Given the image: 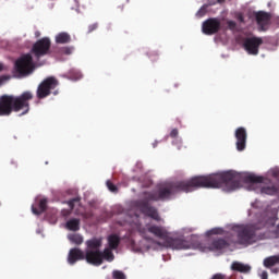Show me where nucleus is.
<instances>
[{
    "label": "nucleus",
    "instance_id": "nucleus-1",
    "mask_svg": "<svg viewBox=\"0 0 279 279\" xmlns=\"http://www.w3.org/2000/svg\"><path fill=\"white\" fill-rule=\"evenodd\" d=\"M248 184V191H256L258 184L265 182V178L256 174L244 175L229 170L225 172L213 173L209 175H197L187 180L177 181L174 183L158 185L154 192H144V198L135 203L136 208L142 215L150 217L155 221H160V215L156 207L149 205V202H167L175 193H191L195 189H222L227 193L241 189V183Z\"/></svg>",
    "mask_w": 279,
    "mask_h": 279
},
{
    "label": "nucleus",
    "instance_id": "nucleus-2",
    "mask_svg": "<svg viewBox=\"0 0 279 279\" xmlns=\"http://www.w3.org/2000/svg\"><path fill=\"white\" fill-rule=\"evenodd\" d=\"M34 99V93L26 90L19 96L4 94L0 96V117H10L12 112L28 114L29 102Z\"/></svg>",
    "mask_w": 279,
    "mask_h": 279
},
{
    "label": "nucleus",
    "instance_id": "nucleus-3",
    "mask_svg": "<svg viewBox=\"0 0 279 279\" xmlns=\"http://www.w3.org/2000/svg\"><path fill=\"white\" fill-rule=\"evenodd\" d=\"M147 230L157 239L165 241L166 247H170L171 250H193L197 247V243H195V235H191L187 240L184 238H171L169 236V231H167L165 227L156 225L149 226Z\"/></svg>",
    "mask_w": 279,
    "mask_h": 279
},
{
    "label": "nucleus",
    "instance_id": "nucleus-4",
    "mask_svg": "<svg viewBox=\"0 0 279 279\" xmlns=\"http://www.w3.org/2000/svg\"><path fill=\"white\" fill-rule=\"evenodd\" d=\"M86 263L99 267L101 265V245L104 240L101 238H92L85 242Z\"/></svg>",
    "mask_w": 279,
    "mask_h": 279
},
{
    "label": "nucleus",
    "instance_id": "nucleus-5",
    "mask_svg": "<svg viewBox=\"0 0 279 279\" xmlns=\"http://www.w3.org/2000/svg\"><path fill=\"white\" fill-rule=\"evenodd\" d=\"M58 86H60V81L56 76H48L37 87V99H47L51 93L52 95H58V89H56Z\"/></svg>",
    "mask_w": 279,
    "mask_h": 279
},
{
    "label": "nucleus",
    "instance_id": "nucleus-6",
    "mask_svg": "<svg viewBox=\"0 0 279 279\" xmlns=\"http://www.w3.org/2000/svg\"><path fill=\"white\" fill-rule=\"evenodd\" d=\"M34 71V58L27 53L15 61V73L19 77H25Z\"/></svg>",
    "mask_w": 279,
    "mask_h": 279
},
{
    "label": "nucleus",
    "instance_id": "nucleus-7",
    "mask_svg": "<svg viewBox=\"0 0 279 279\" xmlns=\"http://www.w3.org/2000/svg\"><path fill=\"white\" fill-rule=\"evenodd\" d=\"M256 239V228L252 225L239 227L238 229V243L240 245H252Z\"/></svg>",
    "mask_w": 279,
    "mask_h": 279
},
{
    "label": "nucleus",
    "instance_id": "nucleus-8",
    "mask_svg": "<svg viewBox=\"0 0 279 279\" xmlns=\"http://www.w3.org/2000/svg\"><path fill=\"white\" fill-rule=\"evenodd\" d=\"M49 49H51V39L44 37L33 45L31 51L37 60H40V58L49 53Z\"/></svg>",
    "mask_w": 279,
    "mask_h": 279
},
{
    "label": "nucleus",
    "instance_id": "nucleus-9",
    "mask_svg": "<svg viewBox=\"0 0 279 279\" xmlns=\"http://www.w3.org/2000/svg\"><path fill=\"white\" fill-rule=\"evenodd\" d=\"M221 31V20L217 17H209L202 24V32L206 36H214Z\"/></svg>",
    "mask_w": 279,
    "mask_h": 279
},
{
    "label": "nucleus",
    "instance_id": "nucleus-10",
    "mask_svg": "<svg viewBox=\"0 0 279 279\" xmlns=\"http://www.w3.org/2000/svg\"><path fill=\"white\" fill-rule=\"evenodd\" d=\"M263 45L260 37H246L243 39V48L250 56H258V51Z\"/></svg>",
    "mask_w": 279,
    "mask_h": 279
},
{
    "label": "nucleus",
    "instance_id": "nucleus-11",
    "mask_svg": "<svg viewBox=\"0 0 279 279\" xmlns=\"http://www.w3.org/2000/svg\"><path fill=\"white\" fill-rule=\"evenodd\" d=\"M235 147L238 151H245V147H247V130L245 128L240 126L235 130Z\"/></svg>",
    "mask_w": 279,
    "mask_h": 279
},
{
    "label": "nucleus",
    "instance_id": "nucleus-12",
    "mask_svg": "<svg viewBox=\"0 0 279 279\" xmlns=\"http://www.w3.org/2000/svg\"><path fill=\"white\" fill-rule=\"evenodd\" d=\"M77 260H86V253L77 247L71 248L68 255L69 265H75Z\"/></svg>",
    "mask_w": 279,
    "mask_h": 279
},
{
    "label": "nucleus",
    "instance_id": "nucleus-13",
    "mask_svg": "<svg viewBox=\"0 0 279 279\" xmlns=\"http://www.w3.org/2000/svg\"><path fill=\"white\" fill-rule=\"evenodd\" d=\"M230 247V243L223 239L214 240L209 246V252H220V250H228Z\"/></svg>",
    "mask_w": 279,
    "mask_h": 279
},
{
    "label": "nucleus",
    "instance_id": "nucleus-14",
    "mask_svg": "<svg viewBox=\"0 0 279 279\" xmlns=\"http://www.w3.org/2000/svg\"><path fill=\"white\" fill-rule=\"evenodd\" d=\"M256 23L262 29H265L266 25H269L270 16L268 13L259 11L255 14Z\"/></svg>",
    "mask_w": 279,
    "mask_h": 279
},
{
    "label": "nucleus",
    "instance_id": "nucleus-15",
    "mask_svg": "<svg viewBox=\"0 0 279 279\" xmlns=\"http://www.w3.org/2000/svg\"><path fill=\"white\" fill-rule=\"evenodd\" d=\"M82 202L81 197H74L66 202L68 206H70V209H62L61 216L64 217V219L71 217V214L73 213V209L75 208V204H78Z\"/></svg>",
    "mask_w": 279,
    "mask_h": 279
},
{
    "label": "nucleus",
    "instance_id": "nucleus-16",
    "mask_svg": "<svg viewBox=\"0 0 279 279\" xmlns=\"http://www.w3.org/2000/svg\"><path fill=\"white\" fill-rule=\"evenodd\" d=\"M231 270L238 271V274H250V271H252V267L241 262H233L231 264Z\"/></svg>",
    "mask_w": 279,
    "mask_h": 279
},
{
    "label": "nucleus",
    "instance_id": "nucleus-17",
    "mask_svg": "<svg viewBox=\"0 0 279 279\" xmlns=\"http://www.w3.org/2000/svg\"><path fill=\"white\" fill-rule=\"evenodd\" d=\"M81 226V221L78 218H72L66 221L65 228L70 230V232H78Z\"/></svg>",
    "mask_w": 279,
    "mask_h": 279
},
{
    "label": "nucleus",
    "instance_id": "nucleus-18",
    "mask_svg": "<svg viewBox=\"0 0 279 279\" xmlns=\"http://www.w3.org/2000/svg\"><path fill=\"white\" fill-rule=\"evenodd\" d=\"M104 260H108V263L114 260V254L110 248H105L104 252L100 251V265H104Z\"/></svg>",
    "mask_w": 279,
    "mask_h": 279
},
{
    "label": "nucleus",
    "instance_id": "nucleus-19",
    "mask_svg": "<svg viewBox=\"0 0 279 279\" xmlns=\"http://www.w3.org/2000/svg\"><path fill=\"white\" fill-rule=\"evenodd\" d=\"M56 43L57 45H66L69 43H71V35L69 33H59L56 36Z\"/></svg>",
    "mask_w": 279,
    "mask_h": 279
},
{
    "label": "nucleus",
    "instance_id": "nucleus-20",
    "mask_svg": "<svg viewBox=\"0 0 279 279\" xmlns=\"http://www.w3.org/2000/svg\"><path fill=\"white\" fill-rule=\"evenodd\" d=\"M47 202H48L47 198H41L39 201V205H38L39 209L32 206V213L34 215H43V213H45V210H47Z\"/></svg>",
    "mask_w": 279,
    "mask_h": 279
},
{
    "label": "nucleus",
    "instance_id": "nucleus-21",
    "mask_svg": "<svg viewBox=\"0 0 279 279\" xmlns=\"http://www.w3.org/2000/svg\"><path fill=\"white\" fill-rule=\"evenodd\" d=\"M108 243L110 250H117V247H119V243H121V238L117 234H111L108 236Z\"/></svg>",
    "mask_w": 279,
    "mask_h": 279
},
{
    "label": "nucleus",
    "instance_id": "nucleus-22",
    "mask_svg": "<svg viewBox=\"0 0 279 279\" xmlns=\"http://www.w3.org/2000/svg\"><path fill=\"white\" fill-rule=\"evenodd\" d=\"M70 243H74V245H82L84 243V236L80 233H71L68 235Z\"/></svg>",
    "mask_w": 279,
    "mask_h": 279
},
{
    "label": "nucleus",
    "instance_id": "nucleus-23",
    "mask_svg": "<svg viewBox=\"0 0 279 279\" xmlns=\"http://www.w3.org/2000/svg\"><path fill=\"white\" fill-rule=\"evenodd\" d=\"M279 255H274L264 259V266L274 267V265H278Z\"/></svg>",
    "mask_w": 279,
    "mask_h": 279
},
{
    "label": "nucleus",
    "instance_id": "nucleus-24",
    "mask_svg": "<svg viewBox=\"0 0 279 279\" xmlns=\"http://www.w3.org/2000/svg\"><path fill=\"white\" fill-rule=\"evenodd\" d=\"M260 193H263L264 195H277L278 193V187H276L275 185L271 186H263L260 189Z\"/></svg>",
    "mask_w": 279,
    "mask_h": 279
},
{
    "label": "nucleus",
    "instance_id": "nucleus-25",
    "mask_svg": "<svg viewBox=\"0 0 279 279\" xmlns=\"http://www.w3.org/2000/svg\"><path fill=\"white\" fill-rule=\"evenodd\" d=\"M213 234H223V229L221 228H214L206 232L207 236H213Z\"/></svg>",
    "mask_w": 279,
    "mask_h": 279
},
{
    "label": "nucleus",
    "instance_id": "nucleus-26",
    "mask_svg": "<svg viewBox=\"0 0 279 279\" xmlns=\"http://www.w3.org/2000/svg\"><path fill=\"white\" fill-rule=\"evenodd\" d=\"M107 189H109V191L111 193H119V187H117V185H114V183H112V181H107Z\"/></svg>",
    "mask_w": 279,
    "mask_h": 279
},
{
    "label": "nucleus",
    "instance_id": "nucleus-27",
    "mask_svg": "<svg viewBox=\"0 0 279 279\" xmlns=\"http://www.w3.org/2000/svg\"><path fill=\"white\" fill-rule=\"evenodd\" d=\"M112 278L113 279H125V274L121 270H113Z\"/></svg>",
    "mask_w": 279,
    "mask_h": 279
},
{
    "label": "nucleus",
    "instance_id": "nucleus-28",
    "mask_svg": "<svg viewBox=\"0 0 279 279\" xmlns=\"http://www.w3.org/2000/svg\"><path fill=\"white\" fill-rule=\"evenodd\" d=\"M148 58H149V60H151L153 62H158L159 54H158L157 51H153V52H149V53H148Z\"/></svg>",
    "mask_w": 279,
    "mask_h": 279
},
{
    "label": "nucleus",
    "instance_id": "nucleus-29",
    "mask_svg": "<svg viewBox=\"0 0 279 279\" xmlns=\"http://www.w3.org/2000/svg\"><path fill=\"white\" fill-rule=\"evenodd\" d=\"M206 8H208V5H203L198 12L196 13L197 16L202 17V16H205L206 15Z\"/></svg>",
    "mask_w": 279,
    "mask_h": 279
},
{
    "label": "nucleus",
    "instance_id": "nucleus-30",
    "mask_svg": "<svg viewBox=\"0 0 279 279\" xmlns=\"http://www.w3.org/2000/svg\"><path fill=\"white\" fill-rule=\"evenodd\" d=\"M98 27H99V24H97V23L90 24L88 26V34L95 32V29H97Z\"/></svg>",
    "mask_w": 279,
    "mask_h": 279
},
{
    "label": "nucleus",
    "instance_id": "nucleus-31",
    "mask_svg": "<svg viewBox=\"0 0 279 279\" xmlns=\"http://www.w3.org/2000/svg\"><path fill=\"white\" fill-rule=\"evenodd\" d=\"M227 25H228L229 29H236V22H234V21H228Z\"/></svg>",
    "mask_w": 279,
    "mask_h": 279
},
{
    "label": "nucleus",
    "instance_id": "nucleus-32",
    "mask_svg": "<svg viewBox=\"0 0 279 279\" xmlns=\"http://www.w3.org/2000/svg\"><path fill=\"white\" fill-rule=\"evenodd\" d=\"M178 134H179L178 129H173V130L170 132L171 138H177Z\"/></svg>",
    "mask_w": 279,
    "mask_h": 279
},
{
    "label": "nucleus",
    "instance_id": "nucleus-33",
    "mask_svg": "<svg viewBox=\"0 0 279 279\" xmlns=\"http://www.w3.org/2000/svg\"><path fill=\"white\" fill-rule=\"evenodd\" d=\"M8 80H10V76H7V75L0 76V86L1 84H3V82H8Z\"/></svg>",
    "mask_w": 279,
    "mask_h": 279
},
{
    "label": "nucleus",
    "instance_id": "nucleus-34",
    "mask_svg": "<svg viewBox=\"0 0 279 279\" xmlns=\"http://www.w3.org/2000/svg\"><path fill=\"white\" fill-rule=\"evenodd\" d=\"M84 217H85V219H90V217H93V211H86L84 214Z\"/></svg>",
    "mask_w": 279,
    "mask_h": 279
},
{
    "label": "nucleus",
    "instance_id": "nucleus-35",
    "mask_svg": "<svg viewBox=\"0 0 279 279\" xmlns=\"http://www.w3.org/2000/svg\"><path fill=\"white\" fill-rule=\"evenodd\" d=\"M269 275L267 274V271H263L262 272V279H268Z\"/></svg>",
    "mask_w": 279,
    "mask_h": 279
},
{
    "label": "nucleus",
    "instance_id": "nucleus-36",
    "mask_svg": "<svg viewBox=\"0 0 279 279\" xmlns=\"http://www.w3.org/2000/svg\"><path fill=\"white\" fill-rule=\"evenodd\" d=\"M218 3H226V0H217Z\"/></svg>",
    "mask_w": 279,
    "mask_h": 279
},
{
    "label": "nucleus",
    "instance_id": "nucleus-37",
    "mask_svg": "<svg viewBox=\"0 0 279 279\" xmlns=\"http://www.w3.org/2000/svg\"><path fill=\"white\" fill-rule=\"evenodd\" d=\"M3 71V63H0V72Z\"/></svg>",
    "mask_w": 279,
    "mask_h": 279
},
{
    "label": "nucleus",
    "instance_id": "nucleus-38",
    "mask_svg": "<svg viewBox=\"0 0 279 279\" xmlns=\"http://www.w3.org/2000/svg\"><path fill=\"white\" fill-rule=\"evenodd\" d=\"M241 21H243V17H240Z\"/></svg>",
    "mask_w": 279,
    "mask_h": 279
},
{
    "label": "nucleus",
    "instance_id": "nucleus-39",
    "mask_svg": "<svg viewBox=\"0 0 279 279\" xmlns=\"http://www.w3.org/2000/svg\"><path fill=\"white\" fill-rule=\"evenodd\" d=\"M66 53H70V51H69V50H66Z\"/></svg>",
    "mask_w": 279,
    "mask_h": 279
}]
</instances>
